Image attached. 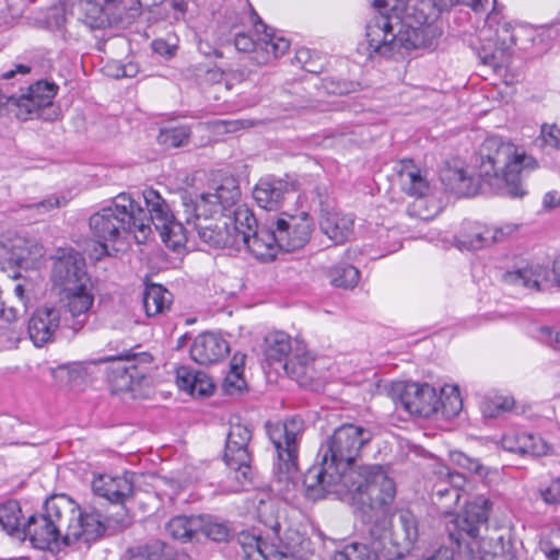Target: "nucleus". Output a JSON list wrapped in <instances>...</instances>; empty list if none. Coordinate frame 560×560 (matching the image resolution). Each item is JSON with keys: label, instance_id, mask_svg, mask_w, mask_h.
I'll return each mask as SVG.
<instances>
[{"label": "nucleus", "instance_id": "f257e3e1", "mask_svg": "<svg viewBox=\"0 0 560 560\" xmlns=\"http://www.w3.org/2000/svg\"><path fill=\"white\" fill-rule=\"evenodd\" d=\"M478 175L493 191L509 197H523V178L537 163L534 158L501 137H488L478 151Z\"/></svg>", "mask_w": 560, "mask_h": 560}, {"label": "nucleus", "instance_id": "f03ea898", "mask_svg": "<svg viewBox=\"0 0 560 560\" xmlns=\"http://www.w3.org/2000/svg\"><path fill=\"white\" fill-rule=\"evenodd\" d=\"M492 503L485 495H477L466 503L462 515L447 522L450 539L458 547L466 545L476 560H517L513 545L503 536H481L488 529Z\"/></svg>", "mask_w": 560, "mask_h": 560}, {"label": "nucleus", "instance_id": "7ed1b4c3", "mask_svg": "<svg viewBox=\"0 0 560 560\" xmlns=\"http://www.w3.org/2000/svg\"><path fill=\"white\" fill-rule=\"evenodd\" d=\"M93 238L104 248L132 235L139 244L152 233L144 209L128 194L121 192L89 220Z\"/></svg>", "mask_w": 560, "mask_h": 560}, {"label": "nucleus", "instance_id": "20e7f679", "mask_svg": "<svg viewBox=\"0 0 560 560\" xmlns=\"http://www.w3.org/2000/svg\"><path fill=\"white\" fill-rule=\"evenodd\" d=\"M388 395L396 408L423 418H430L438 412L445 418H453L463 408L459 389L456 385H445L438 393L433 386L427 383L396 381L390 384Z\"/></svg>", "mask_w": 560, "mask_h": 560}, {"label": "nucleus", "instance_id": "39448f33", "mask_svg": "<svg viewBox=\"0 0 560 560\" xmlns=\"http://www.w3.org/2000/svg\"><path fill=\"white\" fill-rule=\"evenodd\" d=\"M43 511L56 525L61 535V544L71 546L79 541L90 544L103 535L97 503L93 502L82 510L70 497L56 494L48 498Z\"/></svg>", "mask_w": 560, "mask_h": 560}, {"label": "nucleus", "instance_id": "423d86ee", "mask_svg": "<svg viewBox=\"0 0 560 560\" xmlns=\"http://www.w3.org/2000/svg\"><path fill=\"white\" fill-rule=\"evenodd\" d=\"M305 429L301 417L293 416L283 421L266 423V432L271 441L277 458L273 464L275 481L279 490L290 491L299 479V445Z\"/></svg>", "mask_w": 560, "mask_h": 560}, {"label": "nucleus", "instance_id": "0eeeda50", "mask_svg": "<svg viewBox=\"0 0 560 560\" xmlns=\"http://www.w3.org/2000/svg\"><path fill=\"white\" fill-rule=\"evenodd\" d=\"M252 438L253 432L248 424L243 423L237 417L230 420L223 453V460L230 469L223 485L226 492H240L253 483L254 472L250 465L253 455L249 448Z\"/></svg>", "mask_w": 560, "mask_h": 560}, {"label": "nucleus", "instance_id": "6e6552de", "mask_svg": "<svg viewBox=\"0 0 560 560\" xmlns=\"http://www.w3.org/2000/svg\"><path fill=\"white\" fill-rule=\"evenodd\" d=\"M372 438L373 433L366 428L351 423L340 425L320 444L317 458L345 477L358 470L353 465Z\"/></svg>", "mask_w": 560, "mask_h": 560}, {"label": "nucleus", "instance_id": "1a4fd4ad", "mask_svg": "<svg viewBox=\"0 0 560 560\" xmlns=\"http://www.w3.org/2000/svg\"><path fill=\"white\" fill-rule=\"evenodd\" d=\"M346 493L372 512L385 511L395 499L396 487L382 466L363 465L346 475Z\"/></svg>", "mask_w": 560, "mask_h": 560}, {"label": "nucleus", "instance_id": "9d476101", "mask_svg": "<svg viewBox=\"0 0 560 560\" xmlns=\"http://www.w3.org/2000/svg\"><path fill=\"white\" fill-rule=\"evenodd\" d=\"M236 226L240 228L237 248L245 246L256 258L270 260L280 249L273 221L264 228H258L254 213L244 207L236 209Z\"/></svg>", "mask_w": 560, "mask_h": 560}, {"label": "nucleus", "instance_id": "9b49d317", "mask_svg": "<svg viewBox=\"0 0 560 560\" xmlns=\"http://www.w3.org/2000/svg\"><path fill=\"white\" fill-rule=\"evenodd\" d=\"M136 0H80V20L91 28L129 25L136 20Z\"/></svg>", "mask_w": 560, "mask_h": 560}, {"label": "nucleus", "instance_id": "f8f14e48", "mask_svg": "<svg viewBox=\"0 0 560 560\" xmlns=\"http://www.w3.org/2000/svg\"><path fill=\"white\" fill-rule=\"evenodd\" d=\"M240 198V187L232 178L223 180L213 192L201 194L196 200L184 196L183 214L185 222L189 224L191 217L197 220L203 218V220L207 221L208 218L214 217L215 214L220 213L223 215L225 211L236 206Z\"/></svg>", "mask_w": 560, "mask_h": 560}, {"label": "nucleus", "instance_id": "ddd939ff", "mask_svg": "<svg viewBox=\"0 0 560 560\" xmlns=\"http://www.w3.org/2000/svg\"><path fill=\"white\" fill-rule=\"evenodd\" d=\"M280 249L293 252L305 246L314 229V221L308 210L301 206L294 212L282 211L273 221Z\"/></svg>", "mask_w": 560, "mask_h": 560}, {"label": "nucleus", "instance_id": "4468645a", "mask_svg": "<svg viewBox=\"0 0 560 560\" xmlns=\"http://www.w3.org/2000/svg\"><path fill=\"white\" fill-rule=\"evenodd\" d=\"M396 26L401 25L396 23ZM398 36H400V28L395 30L392 18L381 12L375 13L365 25L369 55L389 58L400 54Z\"/></svg>", "mask_w": 560, "mask_h": 560}, {"label": "nucleus", "instance_id": "2eb2a0df", "mask_svg": "<svg viewBox=\"0 0 560 560\" xmlns=\"http://www.w3.org/2000/svg\"><path fill=\"white\" fill-rule=\"evenodd\" d=\"M57 307L61 308L63 325L69 328L71 336L77 335L85 326L94 303V294L90 284L79 285L78 289L61 292Z\"/></svg>", "mask_w": 560, "mask_h": 560}, {"label": "nucleus", "instance_id": "dca6fc26", "mask_svg": "<svg viewBox=\"0 0 560 560\" xmlns=\"http://www.w3.org/2000/svg\"><path fill=\"white\" fill-rule=\"evenodd\" d=\"M139 361H147V354L125 352L118 357H104L98 363H109L107 380L114 392L132 390L135 384H139L144 377V372L139 366Z\"/></svg>", "mask_w": 560, "mask_h": 560}, {"label": "nucleus", "instance_id": "f3484780", "mask_svg": "<svg viewBox=\"0 0 560 560\" xmlns=\"http://www.w3.org/2000/svg\"><path fill=\"white\" fill-rule=\"evenodd\" d=\"M234 218L223 217L214 222L197 220L191 217L188 225L197 231L200 240L214 248H237V238L240 228L236 226V209L233 211ZM209 220V218L207 219Z\"/></svg>", "mask_w": 560, "mask_h": 560}, {"label": "nucleus", "instance_id": "a211bd4d", "mask_svg": "<svg viewBox=\"0 0 560 560\" xmlns=\"http://www.w3.org/2000/svg\"><path fill=\"white\" fill-rule=\"evenodd\" d=\"M503 280L510 284L537 291L546 290L553 284L560 287V256L555 259L551 270L540 264H530L516 270L506 271L503 275Z\"/></svg>", "mask_w": 560, "mask_h": 560}, {"label": "nucleus", "instance_id": "6ab92c4d", "mask_svg": "<svg viewBox=\"0 0 560 560\" xmlns=\"http://www.w3.org/2000/svg\"><path fill=\"white\" fill-rule=\"evenodd\" d=\"M303 485L306 495L311 499H320L328 493L341 495L346 493V476L342 477L329 467L327 463L319 459L304 475Z\"/></svg>", "mask_w": 560, "mask_h": 560}, {"label": "nucleus", "instance_id": "aec40b11", "mask_svg": "<svg viewBox=\"0 0 560 560\" xmlns=\"http://www.w3.org/2000/svg\"><path fill=\"white\" fill-rule=\"evenodd\" d=\"M51 281L60 292L78 289L82 284H90L84 258L74 250L59 257L51 269Z\"/></svg>", "mask_w": 560, "mask_h": 560}, {"label": "nucleus", "instance_id": "412c9836", "mask_svg": "<svg viewBox=\"0 0 560 560\" xmlns=\"http://www.w3.org/2000/svg\"><path fill=\"white\" fill-rule=\"evenodd\" d=\"M58 329L69 331L63 325L61 308L56 305L38 307L28 320L27 332L36 347L54 341Z\"/></svg>", "mask_w": 560, "mask_h": 560}, {"label": "nucleus", "instance_id": "4be33fe9", "mask_svg": "<svg viewBox=\"0 0 560 560\" xmlns=\"http://www.w3.org/2000/svg\"><path fill=\"white\" fill-rule=\"evenodd\" d=\"M295 182L275 176H266L258 180L253 189L256 203L267 211L279 210L283 202L294 195Z\"/></svg>", "mask_w": 560, "mask_h": 560}, {"label": "nucleus", "instance_id": "5701e85b", "mask_svg": "<svg viewBox=\"0 0 560 560\" xmlns=\"http://www.w3.org/2000/svg\"><path fill=\"white\" fill-rule=\"evenodd\" d=\"M398 177L402 191L416 198V201L408 208V213L421 220H429L431 215L420 209L424 203L423 198L429 190V182L422 175L421 171L411 160H404L400 162Z\"/></svg>", "mask_w": 560, "mask_h": 560}, {"label": "nucleus", "instance_id": "b1692460", "mask_svg": "<svg viewBox=\"0 0 560 560\" xmlns=\"http://www.w3.org/2000/svg\"><path fill=\"white\" fill-rule=\"evenodd\" d=\"M252 21L255 25L256 32L261 33L262 36L256 43L249 35L240 33L234 38L235 48L238 51H253L259 45L266 52L271 54L275 58L284 55L290 43L284 37H277L273 33H270L268 26L261 21L256 12L252 14Z\"/></svg>", "mask_w": 560, "mask_h": 560}, {"label": "nucleus", "instance_id": "393cba45", "mask_svg": "<svg viewBox=\"0 0 560 560\" xmlns=\"http://www.w3.org/2000/svg\"><path fill=\"white\" fill-rule=\"evenodd\" d=\"M22 533L37 549L54 550L66 547L61 544V535L58 533L56 525L50 522L44 511L28 516L23 524Z\"/></svg>", "mask_w": 560, "mask_h": 560}, {"label": "nucleus", "instance_id": "a878e982", "mask_svg": "<svg viewBox=\"0 0 560 560\" xmlns=\"http://www.w3.org/2000/svg\"><path fill=\"white\" fill-rule=\"evenodd\" d=\"M419 536L418 520L409 510L398 513L396 523L392 522L389 558H402L408 553Z\"/></svg>", "mask_w": 560, "mask_h": 560}, {"label": "nucleus", "instance_id": "bb28decb", "mask_svg": "<svg viewBox=\"0 0 560 560\" xmlns=\"http://www.w3.org/2000/svg\"><path fill=\"white\" fill-rule=\"evenodd\" d=\"M281 366L285 374L301 386H310L316 378L314 357L307 351L303 341L294 340V351Z\"/></svg>", "mask_w": 560, "mask_h": 560}, {"label": "nucleus", "instance_id": "cd10ccee", "mask_svg": "<svg viewBox=\"0 0 560 560\" xmlns=\"http://www.w3.org/2000/svg\"><path fill=\"white\" fill-rule=\"evenodd\" d=\"M230 351L228 341L219 334L203 332L198 335L191 347V359L202 365L215 363Z\"/></svg>", "mask_w": 560, "mask_h": 560}, {"label": "nucleus", "instance_id": "c85d7f7f", "mask_svg": "<svg viewBox=\"0 0 560 560\" xmlns=\"http://www.w3.org/2000/svg\"><path fill=\"white\" fill-rule=\"evenodd\" d=\"M92 490L97 498L110 504H122L132 493V482L126 476L101 475L93 479Z\"/></svg>", "mask_w": 560, "mask_h": 560}, {"label": "nucleus", "instance_id": "c756f323", "mask_svg": "<svg viewBox=\"0 0 560 560\" xmlns=\"http://www.w3.org/2000/svg\"><path fill=\"white\" fill-rule=\"evenodd\" d=\"M319 228L335 244L348 242L354 232V219L337 210H323Z\"/></svg>", "mask_w": 560, "mask_h": 560}, {"label": "nucleus", "instance_id": "7c9ffc66", "mask_svg": "<svg viewBox=\"0 0 560 560\" xmlns=\"http://www.w3.org/2000/svg\"><path fill=\"white\" fill-rule=\"evenodd\" d=\"M366 535L371 540L372 548L387 560L390 548V536H392V518L386 511H376L369 516L365 524Z\"/></svg>", "mask_w": 560, "mask_h": 560}, {"label": "nucleus", "instance_id": "2f4dec72", "mask_svg": "<svg viewBox=\"0 0 560 560\" xmlns=\"http://www.w3.org/2000/svg\"><path fill=\"white\" fill-rule=\"evenodd\" d=\"M442 35L439 26L434 24H423L418 27L400 26V54L418 48H434Z\"/></svg>", "mask_w": 560, "mask_h": 560}, {"label": "nucleus", "instance_id": "473e14b6", "mask_svg": "<svg viewBox=\"0 0 560 560\" xmlns=\"http://www.w3.org/2000/svg\"><path fill=\"white\" fill-rule=\"evenodd\" d=\"M455 240L458 247L468 250H478L495 244L492 226L477 221H465Z\"/></svg>", "mask_w": 560, "mask_h": 560}, {"label": "nucleus", "instance_id": "72a5a7b5", "mask_svg": "<svg viewBox=\"0 0 560 560\" xmlns=\"http://www.w3.org/2000/svg\"><path fill=\"white\" fill-rule=\"evenodd\" d=\"M294 351V340L284 331H271L264 340V357L269 365L282 363Z\"/></svg>", "mask_w": 560, "mask_h": 560}, {"label": "nucleus", "instance_id": "f704fd0d", "mask_svg": "<svg viewBox=\"0 0 560 560\" xmlns=\"http://www.w3.org/2000/svg\"><path fill=\"white\" fill-rule=\"evenodd\" d=\"M57 91L58 85L55 83L38 81L30 86L26 95L20 98L19 107L20 109L24 108L27 114L32 115L38 109L49 106Z\"/></svg>", "mask_w": 560, "mask_h": 560}, {"label": "nucleus", "instance_id": "c9c22d12", "mask_svg": "<svg viewBox=\"0 0 560 560\" xmlns=\"http://www.w3.org/2000/svg\"><path fill=\"white\" fill-rule=\"evenodd\" d=\"M43 256V248L35 242L16 237L11 241L8 249V260L24 269L33 268Z\"/></svg>", "mask_w": 560, "mask_h": 560}, {"label": "nucleus", "instance_id": "e433bc0d", "mask_svg": "<svg viewBox=\"0 0 560 560\" xmlns=\"http://www.w3.org/2000/svg\"><path fill=\"white\" fill-rule=\"evenodd\" d=\"M172 302L173 294L161 284H148L142 293V304L148 317L164 314Z\"/></svg>", "mask_w": 560, "mask_h": 560}, {"label": "nucleus", "instance_id": "4c0bfd02", "mask_svg": "<svg viewBox=\"0 0 560 560\" xmlns=\"http://www.w3.org/2000/svg\"><path fill=\"white\" fill-rule=\"evenodd\" d=\"M154 226L160 232V236L166 247L178 253L185 248L188 231L173 214Z\"/></svg>", "mask_w": 560, "mask_h": 560}, {"label": "nucleus", "instance_id": "58836bf2", "mask_svg": "<svg viewBox=\"0 0 560 560\" xmlns=\"http://www.w3.org/2000/svg\"><path fill=\"white\" fill-rule=\"evenodd\" d=\"M144 203L147 207V213L149 226L151 224L156 225V223L166 220V218H171L173 214L165 199L160 195V192L153 188H145L142 192Z\"/></svg>", "mask_w": 560, "mask_h": 560}, {"label": "nucleus", "instance_id": "ea45409f", "mask_svg": "<svg viewBox=\"0 0 560 560\" xmlns=\"http://www.w3.org/2000/svg\"><path fill=\"white\" fill-rule=\"evenodd\" d=\"M201 526L202 516L178 515L168 521L166 530L176 539L190 540L199 532Z\"/></svg>", "mask_w": 560, "mask_h": 560}, {"label": "nucleus", "instance_id": "a19ab883", "mask_svg": "<svg viewBox=\"0 0 560 560\" xmlns=\"http://www.w3.org/2000/svg\"><path fill=\"white\" fill-rule=\"evenodd\" d=\"M460 498V492L456 488H451L446 485V482H438L434 486L432 500L439 505L445 515V529L447 530V522H450L451 517L458 516V514H453L450 510L457 504ZM459 513V515H462Z\"/></svg>", "mask_w": 560, "mask_h": 560}, {"label": "nucleus", "instance_id": "79ce46f5", "mask_svg": "<svg viewBox=\"0 0 560 560\" xmlns=\"http://www.w3.org/2000/svg\"><path fill=\"white\" fill-rule=\"evenodd\" d=\"M191 130L189 126H166L160 129L158 142L165 148H179L189 142Z\"/></svg>", "mask_w": 560, "mask_h": 560}, {"label": "nucleus", "instance_id": "37998d69", "mask_svg": "<svg viewBox=\"0 0 560 560\" xmlns=\"http://www.w3.org/2000/svg\"><path fill=\"white\" fill-rule=\"evenodd\" d=\"M381 555L377 550L361 542L345 545L334 552L332 560H378Z\"/></svg>", "mask_w": 560, "mask_h": 560}, {"label": "nucleus", "instance_id": "c03bdc74", "mask_svg": "<svg viewBox=\"0 0 560 560\" xmlns=\"http://www.w3.org/2000/svg\"><path fill=\"white\" fill-rule=\"evenodd\" d=\"M330 283L342 289H353L360 278L359 270L349 264L335 265L328 272Z\"/></svg>", "mask_w": 560, "mask_h": 560}, {"label": "nucleus", "instance_id": "a18cd8bd", "mask_svg": "<svg viewBox=\"0 0 560 560\" xmlns=\"http://www.w3.org/2000/svg\"><path fill=\"white\" fill-rule=\"evenodd\" d=\"M22 510L16 501H8L0 505V525L10 535L22 533Z\"/></svg>", "mask_w": 560, "mask_h": 560}, {"label": "nucleus", "instance_id": "49530a36", "mask_svg": "<svg viewBox=\"0 0 560 560\" xmlns=\"http://www.w3.org/2000/svg\"><path fill=\"white\" fill-rule=\"evenodd\" d=\"M476 54L480 61L493 69L503 67L506 62V54L503 49H498L491 39H487L486 43L479 46H474Z\"/></svg>", "mask_w": 560, "mask_h": 560}, {"label": "nucleus", "instance_id": "de8ad7c7", "mask_svg": "<svg viewBox=\"0 0 560 560\" xmlns=\"http://www.w3.org/2000/svg\"><path fill=\"white\" fill-rule=\"evenodd\" d=\"M118 505V511L116 513H104L97 508V514L101 515V522L103 525V533L106 530L107 527H113L115 529L121 530L131 525V516L125 509L124 503Z\"/></svg>", "mask_w": 560, "mask_h": 560}, {"label": "nucleus", "instance_id": "09e8293b", "mask_svg": "<svg viewBox=\"0 0 560 560\" xmlns=\"http://www.w3.org/2000/svg\"><path fill=\"white\" fill-rule=\"evenodd\" d=\"M514 405L515 401L512 397L497 396L494 398L485 399L481 404V411L486 418H495L512 410Z\"/></svg>", "mask_w": 560, "mask_h": 560}, {"label": "nucleus", "instance_id": "8fccbe9b", "mask_svg": "<svg viewBox=\"0 0 560 560\" xmlns=\"http://www.w3.org/2000/svg\"><path fill=\"white\" fill-rule=\"evenodd\" d=\"M199 532L218 542L228 541L231 535V528L225 522L205 517H202V526L199 528Z\"/></svg>", "mask_w": 560, "mask_h": 560}, {"label": "nucleus", "instance_id": "3c124183", "mask_svg": "<svg viewBox=\"0 0 560 560\" xmlns=\"http://www.w3.org/2000/svg\"><path fill=\"white\" fill-rule=\"evenodd\" d=\"M451 460L456 464L457 466L467 469L468 471H471L476 474L479 477H487L488 475V468L483 466L479 459L471 458L459 451H453L450 453Z\"/></svg>", "mask_w": 560, "mask_h": 560}, {"label": "nucleus", "instance_id": "603ef678", "mask_svg": "<svg viewBox=\"0 0 560 560\" xmlns=\"http://www.w3.org/2000/svg\"><path fill=\"white\" fill-rule=\"evenodd\" d=\"M527 432L509 431L501 439L502 447L512 453L525 454Z\"/></svg>", "mask_w": 560, "mask_h": 560}, {"label": "nucleus", "instance_id": "864d4df0", "mask_svg": "<svg viewBox=\"0 0 560 560\" xmlns=\"http://www.w3.org/2000/svg\"><path fill=\"white\" fill-rule=\"evenodd\" d=\"M434 8L439 11H448L453 7L464 4L471 8L474 11H483L488 0H431Z\"/></svg>", "mask_w": 560, "mask_h": 560}, {"label": "nucleus", "instance_id": "5fc2aeb1", "mask_svg": "<svg viewBox=\"0 0 560 560\" xmlns=\"http://www.w3.org/2000/svg\"><path fill=\"white\" fill-rule=\"evenodd\" d=\"M525 439L528 440L525 442V454H529L533 456H545L549 454L551 446L540 436L526 433Z\"/></svg>", "mask_w": 560, "mask_h": 560}, {"label": "nucleus", "instance_id": "6e6d98bb", "mask_svg": "<svg viewBox=\"0 0 560 560\" xmlns=\"http://www.w3.org/2000/svg\"><path fill=\"white\" fill-rule=\"evenodd\" d=\"M295 59L310 73H320L323 71V65L314 59L312 51L307 48L299 49Z\"/></svg>", "mask_w": 560, "mask_h": 560}, {"label": "nucleus", "instance_id": "4d7b16f0", "mask_svg": "<svg viewBox=\"0 0 560 560\" xmlns=\"http://www.w3.org/2000/svg\"><path fill=\"white\" fill-rule=\"evenodd\" d=\"M152 49L155 54L165 57L172 58L176 55L178 49L177 39L176 38H156L151 44Z\"/></svg>", "mask_w": 560, "mask_h": 560}, {"label": "nucleus", "instance_id": "13d9d810", "mask_svg": "<svg viewBox=\"0 0 560 560\" xmlns=\"http://www.w3.org/2000/svg\"><path fill=\"white\" fill-rule=\"evenodd\" d=\"M537 338L548 347L560 351V328L541 326L538 328Z\"/></svg>", "mask_w": 560, "mask_h": 560}, {"label": "nucleus", "instance_id": "bf43d9fd", "mask_svg": "<svg viewBox=\"0 0 560 560\" xmlns=\"http://www.w3.org/2000/svg\"><path fill=\"white\" fill-rule=\"evenodd\" d=\"M541 499L547 504H560V477L553 478L549 485L539 489Z\"/></svg>", "mask_w": 560, "mask_h": 560}, {"label": "nucleus", "instance_id": "052dcab7", "mask_svg": "<svg viewBox=\"0 0 560 560\" xmlns=\"http://www.w3.org/2000/svg\"><path fill=\"white\" fill-rule=\"evenodd\" d=\"M197 377L198 371H192L189 368L180 366L176 370V383L178 387L189 394Z\"/></svg>", "mask_w": 560, "mask_h": 560}, {"label": "nucleus", "instance_id": "680f3d73", "mask_svg": "<svg viewBox=\"0 0 560 560\" xmlns=\"http://www.w3.org/2000/svg\"><path fill=\"white\" fill-rule=\"evenodd\" d=\"M213 388L211 380L203 372L198 371V377L191 387L190 395L209 396Z\"/></svg>", "mask_w": 560, "mask_h": 560}, {"label": "nucleus", "instance_id": "e2e57ef3", "mask_svg": "<svg viewBox=\"0 0 560 560\" xmlns=\"http://www.w3.org/2000/svg\"><path fill=\"white\" fill-rule=\"evenodd\" d=\"M171 11L164 16L170 23L177 22L185 16L187 2L185 0H170Z\"/></svg>", "mask_w": 560, "mask_h": 560}, {"label": "nucleus", "instance_id": "0e129e2a", "mask_svg": "<svg viewBox=\"0 0 560 560\" xmlns=\"http://www.w3.org/2000/svg\"><path fill=\"white\" fill-rule=\"evenodd\" d=\"M243 365H244V355L240 359L235 354L233 357L232 363H231V370L230 373L226 376L228 384H232V377L236 378L235 386L238 388H242L244 384V380L242 378V372H243Z\"/></svg>", "mask_w": 560, "mask_h": 560}, {"label": "nucleus", "instance_id": "69168bd1", "mask_svg": "<svg viewBox=\"0 0 560 560\" xmlns=\"http://www.w3.org/2000/svg\"><path fill=\"white\" fill-rule=\"evenodd\" d=\"M518 226L513 223H505L501 226H492V235L495 236V243L504 242L509 236L517 231Z\"/></svg>", "mask_w": 560, "mask_h": 560}, {"label": "nucleus", "instance_id": "338daca9", "mask_svg": "<svg viewBox=\"0 0 560 560\" xmlns=\"http://www.w3.org/2000/svg\"><path fill=\"white\" fill-rule=\"evenodd\" d=\"M541 136L544 141L552 147L560 145V128L556 125L552 126H544L541 129Z\"/></svg>", "mask_w": 560, "mask_h": 560}, {"label": "nucleus", "instance_id": "774afa93", "mask_svg": "<svg viewBox=\"0 0 560 560\" xmlns=\"http://www.w3.org/2000/svg\"><path fill=\"white\" fill-rule=\"evenodd\" d=\"M539 550L547 560H559L560 547L555 546L549 539H542L540 541Z\"/></svg>", "mask_w": 560, "mask_h": 560}]
</instances>
